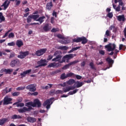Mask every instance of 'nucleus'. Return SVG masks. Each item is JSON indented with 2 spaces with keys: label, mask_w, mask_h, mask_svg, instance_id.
Segmentation results:
<instances>
[{
  "label": "nucleus",
  "mask_w": 126,
  "mask_h": 126,
  "mask_svg": "<svg viewBox=\"0 0 126 126\" xmlns=\"http://www.w3.org/2000/svg\"><path fill=\"white\" fill-rule=\"evenodd\" d=\"M26 106L28 107V108L26 107H24L23 108H20L18 110L19 113H21V114H23V113H26V112H30L31 110H33V108H35V107H37V108H40L41 106H42V103H41V101L40 100L36 98L34 100L33 102L32 101H30L29 102H27L26 103Z\"/></svg>",
  "instance_id": "1"
},
{
  "label": "nucleus",
  "mask_w": 126,
  "mask_h": 126,
  "mask_svg": "<svg viewBox=\"0 0 126 126\" xmlns=\"http://www.w3.org/2000/svg\"><path fill=\"white\" fill-rule=\"evenodd\" d=\"M105 48L107 49L108 52H111L110 53H109L108 55L109 56H113V55H114V52H113V51H115L116 49V44H115V43H109L105 45Z\"/></svg>",
  "instance_id": "2"
},
{
  "label": "nucleus",
  "mask_w": 126,
  "mask_h": 126,
  "mask_svg": "<svg viewBox=\"0 0 126 126\" xmlns=\"http://www.w3.org/2000/svg\"><path fill=\"white\" fill-rule=\"evenodd\" d=\"M54 101H55V97H51L48 99H47L43 103V107H46V109H47V110H49V109L51 108V105L53 104Z\"/></svg>",
  "instance_id": "3"
},
{
  "label": "nucleus",
  "mask_w": 126,
  "mask_h": 126,
  "mask_svg": "<svg viewBox=\"0 0 126 126\" xmlns=\"http://www.w3.org/2000/svg\"><path fill=\"white\" fill-rule=\"evenodd\" d=\"M72 41L73 43H80V42H82L81 43L83 44V45H85V44H87V42H88L87 38L84 36L78 37L77 39H73Z\"/></svg>",
  "instance_id": "4"
},
{
  "label": "nucleus",
  "mask_w": 126,
  "mask_h": 126,
  "mask_svg": "<svg viewBox=\"0 0 126 126\" xmlns=\"http://www.w3.org/2000/svg\"><path fill=\"white\" fill-rule=\"evenodd\" d=\"M47 63H48L47 60L41 59L40 61L37 62V64H38V65L35 66V68H38L39 67H41L42 66H46V65H47Z\"/></svg>",
  "instance_id": "5"
},
{
  "label": "nucleus",
  "mask_w": 126,
  "mask_h": 126,
  "mask_svg": "<svg viewBox=\"0 0 126 126\" xmlns=\"http://www.w3.org/2000/svg\"><path fill=\"white\" fill-rule=\"evenodd\" d=\"M29 55V51H20L19 52V55L17 56V58H18V59H21L22 60L23 59H25V58H26V57Z\"/></svg>",
  "instance_id": "6"
},
{
  "label": "nucleus",
  "mask_w": 126,
  "mask_h": 126,
  "mask_svg": "<svg viewBox=\"0 0 126 126\" xmlns=\"http://www.w3.org/2000/svg\"><path fill=\"white\" fill-rule=\"evenodd\" d=\"M54 56H55L56 58L52 59V62H59V61H61L62 60V55L60 54L59 51H56L54 53Z\"/></svg>",
  "instance_id": "7"
},
{
  "label": "nucleus",
  "mask_w": 126,
  "mask_h": 126,
  "mask_svg": "<svg viewBox=\"0 0 126 126\" xmlns=\"http://www.w3.org/2000/svg\"><path fill=\"white\" fill-rule=\"evenodd\" d=\"M19 64H20V61L18 59L12 60L10 63V65L11 66V67H14V66H19Z\"/></svg>",
  "instance_id": "8"
},
{
  "label": "nucleus",
  "mask_w": 126,
  "mask_h": 126,
  "mask_svg": "<svg viewBox=\"0 0 126 126\" xmlns=\"http://www.w3.org/2000/svg\"><path fill=\"white\" fill-rule=\"evenodd\" d=\"M78 63H79V61L78 60H76V61L71 62L68 64H67L64 65L62 67V69H63V70L68 69V68H69V67L70 66V65H74V64Z\"/></svg>",
  "instance_id": "9"
},
{
  "label": "nucleus",
  "mask_w": 126,
  "mask_h": 126,
  "mask_svg": "<svg viewBox=\"0 0 126 126\" xmlns=\"http://www.w3.org/2000/svg\"><path fill=\"white\" fill-rule=\"evenodd\" d=\"M71 76L74 77V73L72 72H69L67 73L66 75H65V73H63L61 74L60 78L62 80H63V79H65L66 78H67V77H71Z\"/></svg>",
  "instance_id": "10"
},
{
  "label": "nucleus",
  "mask_w": 126,
  "mask_h": 126,
  "mask_svg": "<svg viewBox=\"0 0 126 126\" xmlns=\"http://www.w3.org/2000/svg\"><path fill=\"white\" fill-rule=\"evenodd\" d=\"M47 52V48H42L36 51L35 55L37 57H41V56H43L44 54H45Z\"/></svg>",
  "instance_id": "11"
},
{
  "label": "nucleus",
  "mask_w": 126,
  "mask_h": 126,
  "mask_svg": "<svg viewBox=\"0 0 126 126\" xmlns=\"http://www.w3.org/2000/svg\"><path fill=\"white\" fill-rule=\"evenodd\" d=\"M26 89L29 90L31 92H35L36 91V85L35 84H31L29 85L26 87Z\"/></svg>",
  "instance_id": "12"
},
{
  "label": "nucleus",
  "mask_w": 126,
  "mask_h": 126,
  "mask_svg": "<svg viewBox=\"0 0 126 126\" xmlns=\"http://www.w3.org/2000/svg\"><path fill=\"white\" fill-rule=\"evenodd\" d=\"M59 66H62V64L59 63H50L48 66L47 67H59Z\"/></svg>",
  "instance_id": "13"
},
{
  "label": "nucleus",
  "mask_w": 126,
  "mask_h": 126,
  "mask_svg": "<svg viewBox=\"0 0 126 126\" xmlns=\"http://www.w3.org/2000/svg\"><path fill=\"white\" fill-rule=\"evenodd\" d=\"M11 101H12V98L8 97H4L3 99V105H8V104H11Z\"/></svg>",
  "instance_id": "14"
},
{
  "label": "nucleus",
  "mask_w": 126,
  "mask_h": 126,
  "mask_svg": "<svg viewBox=\"0 0 126 126\" xmlns=\"http://www.w3.org/2000/svg\"><path fill=\"white\" fill-rule=\"evenodd\" d=\"M10 3V1L8 0H6L4 3L1 5V7H4L3 10H5L7 7H8L9 4Z\"/></svg>",
  "instance_id": "15"
},
{
  "label": "nucleus",
  "mask_w": 126,
  "mask_h": 126,
  "mask_svg": "<svg viewBox=\"0 0 126 126\" xmlns=\"http://www.w3.org/2000/svg\"><path fill=\"white\" fill-rule=\"evenodd\" d=\"M54 6L53 4V1L50 0V2H47L46 4V9L47 10H51L52 9V7Z\"/></svg>",
  "instance_id": "16"
},
{
  "label": "nucleus",
  "mask_w": 126,
  "mask_h": 126,
  "mask_svg": "<svg viewBox=\"0 0 126 126\" xmlns=\"http://www.w3.org/2000/svg\"><path fill=\"white\" fill-rule=\"evenodd\" d=\"M51 28H52L50 27V25H49V24H46L43 27V29L45 32H48L51 30Z\"/></svg>",
  "instance_id": "17"
},
{
  "label": "nucleus",
  "mask_w": 126,
  "mask_h": 126,
  "mask_svg": "<svg viewBox=\"0 0 126 126\" xmlns=\"http://www.w3.org/2000/svg\"><path fill=\"white\" fill-rule=\"evenodd\" d=\"M16 45L18 48H21L24 45L23 41L21 40H17L16 42Z\"/></svg>",
  "instance_id": "18"
},
{
  "label": "nucleus",
  "mask_w": 126,
  "mask_h": 126,
  "mask_svg": "<svg viewBox=\"0 0 126 126\" xmlns=\"http://www.w3.org/2000/svg\"><path fill=\"white\" fill-rule=\"evenodd\" d=\"M7 121L8 119L6 118L0 119V126H3Z\"/></svg>",
  "instance_id": "19"
},
{
  "label": "nucleus",
  "mask_w": 126,
  "mask_h": 126,
  "mask_svg": "<svg viewBox=\"0 0 126 126\" xmlns=\"http://www.w3.org/2000/svg\"><path fill=\"white\" fill-rule=\"evenodd\" d=\"M76 56V54H72L65 55V56H66V58L68 60H71V59H73V58H74V57H75Z\"/></svg>",
  "instance_id": "20"
},
{
  "label": "nucleus",
  "mask_w": 126,
  "mask_h": 126,
  "mask_svg": "<svg viewBox=\"0 0 126 126\" xmlns=\"http://www.w3.org/2000/svg\"><path fill=\"white\" fill-rule=\"evenodd\" d=\"M11 119L12 120H19L20 119H22V117L20 115L15 114L11 117Z\"/></svg>",
  "instance_id": "21"
},
{
  "label": "nucleus",
  "mask_w": 126,
  "mask_h": 126,
  "mask_svg": "<svg viewBox=\"0 0 126 126\" xmlns=\"http://www.w3.org/2000/svg\"><path fill=\"white\" fill-rule=\"evenodd\" d=\"M106 62H107L108 64H109V65H112L113 64V63H114V60H113V59H111V58L110 57H108L106 60Z\"/></svg>",
  "instance_id": "22"
},
{
  "label": "nucleus",
  "mask_w": 126,
  "mask_h": 126,
  "mask_svg": "<svg viewBox=\"0 0 126 126\" xmlns=\"http://www.w3.org/2000/svg\"><path fill=\"white\" fill-rule=\"evenodd\" d=\"M117 19L119 21H125L126 18H125V15H119L117 17Z\"/></svg>",
  "instance_id": "23"
},
{
  "label": "nucleus",
  "mask_w": 126,
  "mask_h": 126,
  "mask_svg": "<svg viewBox=\"0 0 126 126\" xmlns=\"http://www.w3.org/2000/svg\"><path fill=\"white\" fill-rule=\"evenodd\" d=\"M45 18H46V17L44 16L40 17L38 19L36 20V21H39V24H41V23H43L44 21H45V20H44Z\"/></svg>",
  "instance_id": "24"
},
{
  "label": "nucleus",
  "mask_w": 126,
  "mask_h": 126,
  "mask_svg": "<svg viewBox=\"0 0 126 126\" xmlns=\"http://www.w3.org/2000/svg\"><path fill=\"white\" fill-rule=\"evenodd\" d=\"M27 121L29 123H35L36 122V118L30 117L28 118Z\"/></svg>",
  "instance_id": "25"
},
{
  "label": "nucleus",
  "mask_w": 126,
  "mask_h": 126,
  "mask_svg": "<svg viewBox=\"0 0 126 126\" xmlns=\"http://www.w3.org/2000/svg\"><path fill=\"white\" fill-rule=\"evenodd\" d=\"M67 84L68 85H72L74 83H75V80L73 79H69L68 81L66 82Z\"/></svg>",
  "instance_id": "26"
},
{
  "label": "nucleus",
  "mask_w": 126,
  "mask_h": 126,
  "mask_svg": "<svg viewBox=\"0 0 126 126\" xmlns=\"http://www.w3.org/2000/svg\"><path fill=\"white\" fill-rule=\"evenodd\" d=\"M39 16H40L39 15H30V17H31V18H32V19H34V20L35 21H36L37 18H39Z\"/></svg>",
  "instance_id": "27"
},
{
  "label": "nucleus",
  "mask_w": 126,
  "mask_h": 126,
  "mask_svg": "<svg viewBox=\"0 0 126 126\" xmlns=\"http://www.w3.org/2000/svg\"><path fill=\"white\" fill-rule=\"evenodd\" d=\"M13 70L12 69H5V74H11Z\"/></svg>",
  "instance_id": "28"
},
{
  "label": "nucleus",
  "mask_w": 126,
  "mask_h": 126,
  "mask_svg": "<svg viewBox=\"0 0 126 126\" xmlns=\"http://www.w3.org/2000/svg\"><path fill=\"white\" fill-rule=\"evenodd\" d=\"M89 65L92 69L93 70H96V67H95V65H94V63L91 62Z\"/></svg>",
  "instance_id": "29"
},
{
  "label": "nucleus",
  "mask_w": 126,
  "mask_h": 126,
  "mask_svg": "<svg viewBox=\"0 0 126 126\" xmlns=\"http://www.w3.org/2000/svg\"><path fill=\"white\" fill-rule=\"evenodd\" d=\"M72 78H77V79H78V80H80L81 78H82V77L79 75H75V74H74V77L73 76H71V77Z\"/></svg>",
  "instance_id": "30"
},
{
  "label": "nucleus",
  "mask_w": 126,
  "mask_h": 126,
  "mask_svg": "<svg viewBox=\"0 0 126 126\" xmlns=\"http://www.w3.org/2000/svg\"><path fill=\"white\" fill-rule=\"evenodd\" d=\"M83 84H84V83H83V82H80L79 81H77L76 88H79V87H81V86H82V85H83Z\"/></svg>",
  "instance_id": "31"
},
{
  "label": "nucleus",
  "mask_w": 126,
  "mask_h": 126,
  "mask_svg": "<svg viewBox=\"0 0 126 126\" xmlns=\"http://www.w3.org/2000/svg\"><path fill=\"white\" fill-rule=\"evenodd\" d=\"M126 49V45H124L123 44H120L119 45V50H123V51H125Z\"/></svg>",
  "instance_id": "32"
},
{
  "label": "nucleus",
  "mask_w": 126,
  "mask_h": 126,
  "mask_svg": "<svg viewBox=\"0 0 126 126\" xmlns=\"http://www.w3.org/2000/svg\"><path fill=\"white\" fill-rule=\"evenodd\" d=\"M0 20H1V21H5V18H4L3 15H2V13L1 12H0Z\"/></svg>",
  "instance_id": "33"
},
{
  "label": "nucleus",
  "mask_w": 126,
  "mask_h": 126,
  "mask_svg": "<svg viewBox=\"0 0 126 126\" xmlns=\"http://www.w3.org/2000/svg\"><path fill=\"white\" fill-rule=\"evenodd\" d=\"M9 39H12L14 37H15L14 33L13 32H10L8 36Z\"/></svg>",
  "instance_id": "34"
},
{
  "label": "nucleus",
  "mask_w": 126,
  "mask_h": 126,
  "mask_svg": "<svg viewBox=\"0 0 126 126\" xmlns=\"http://www.w3.org/2000/svg\"><path fill=\"white\" fill-rule=\"evenodd\" d=\"M58 31H60V29L59 28H54L51 30V32H52V33H56V32H58Z\"/></svg>",
  "instance_id": "35"
},
{
  "label": "nucleus",
  "mask_w": 126,
  "mask_h": 126,
  "mask_svg": "<svg viewBox=\"0 0 126 126\" xmlns=\"http://www.w3.org/2000/svg\"><path fill=\"white\" fill-rule=\"evenodd\" d=\"M58 49L59 50H67L68 47L66 46H60L59 47Z\"/></svg>",
  "instance_id": "36"
},
{
  "label": "nucleus",
  "mask_w": 126,
  "mask_h": 126,
  "mask_svg": "<svg viewBox=\"0 0 126 126\" xmlns=\"http://www.w3.org/2000/svg\"><path fill=\"white\" fill-rule=\"evenodd\" d=\"M12 96H19V95H20V93L18 92H15L14 93H13L12 94Z\"/></svg>",
  "instance_id": "37"
},
{
  "label": "nucleus",
  "mask_w": 126,
  "mask_h": 126,
  "mask_svg": "<svg viewBox=\"0 0 126 126\" xmlns=\"http://www.w3.org/2000/svg\"><path fill=\"white\" fill-rule=\"evenodd\" d=\"M27 21L28 23H30V22L32 21V18H31L30 16H29L28 18L27 19Z\"/></svg>",
  "instance_id": "38"
},
{
  "label": "nucleus",
  "mask_w": 126,
  "mask_h": 126,
  "mask_svg": "<svg viewBox=\"0 0 126 126\" xmlns=\"http://www.w3.org/2000/svg\"><path fill=\"white\" fill-rule=\"evenodd\" d=\"M21 78H23L24 77H25L26 76V74L25 71H24L23 73H21L20 74Z\"/></svg>",
  "instance_id": "39"
},
{
  "label": "nucleus",
  "mask_w": 126,
  "mask_h": 126,
  "mask_svg": "<svg viewBox=\"0 0 126 126\" xmlns=\"http://www.w3.org/2000/svg\"><path fill=\"white\" fill-rule=\"evenodd\" d=\"M63 91L64 93H66V92L70 91V89H69V87H67L65 89H63Z\"/></svg>",
  "instance_id": "40"
},
{
  "label": "nucleus",
  "mask_w": 126,
  "mask_h": 126,
  "mask_svg": "<svg viewBox=\"0 0 126 126\" xmlns=\"http://www.w3.org/2000/svg\"><path fill=\"white\" fill-rule=\"evenodd\" d=\"M25 89V87H19L17 88V90L18 91L20 90H24Z\"/></svg>",
  "instance_id": "41"
},
{
  "label": "nucleus",
  "mask_w": 126,
  "mask_h": 126,
  "mask_svg": "<svg viewBox=\"0 0 126 126\" xmlns=\"http://www.w3.org/2000/svg\"><path fill=\"white\" fill-rule=\"evenodd\" d=\"M7 45L8 46H15V42H14V41H12L11 42H10V43H7Z\"/></svg>",
  "instance_id": "42"
},
{
  "label": "nucleus",
  "mask_w": 126,
  "mask_h": 126,
  "mask_svg": "<svg viewBox=\"0 0 126 126\" xmlns=\"http://www.w3.org/2000/svg\"><path fill=\"white\" fill-rule=\"evenodd\" d=\"M14 57H15V53L14 52H12L10 55L9 59H11V58H14Z\"/></svg>",
  "instance_id": "43"
},
{
  "label": "nucleus",
  "mask_w": 126,
  "mask_h": 126,
  "mask_svg": "<svg viewBox=\"0 0 126 126\" xmlns=\"http://www.w3.org/2000/svg\"><path fill=\"white\" fill-rule=\"evenodd\" d=\"M110 34H111V32H110L109 30H107L105 32V35L109 37V36H110Z\"/></svg>",
  "instance_id": "44"
},
{
  "label": "nucleus",
  "mask_w": 126,
  "mask_h": 126,
  "mask_svg": "<svg viewBox=\"0 0 126 126\" xmlns=\"http://www.w3.org/2000/svg\"><path fill=\"white\" fill-rule=\"evenodd\" d=\"M57 37L59 39H64V37H63L62 34H57Z\"/></svg>",
  "instance_id": "45"
},
{
  "label": "nucleus",
  "mask_w": 126,
  "mask_h": 126,
  "mask_svg": "<svg viewBox=\"0 0 126 126\" xmlns=\"http://www.w3.org/2000/svg\"><path fill=\"white\" fill-rule=\"evenodd\" d=\"M20 3H21V1L20 0H16V3H15V6H18V5H19V4H20Z\"/></svg>",
  "instance_id": "46"
},
{
  "label": "nucleus",
  "mask_w": 126,
  "mask_h": 126,
  "mask_svg": "<svg viewBox=\"0 0 126 126\" xmlns=\"http://www.w3.org/2000/svg\"><path fill=\"white\" fill-rule=\"evenodd\" d=\"M30 93L31 95H32V96H37L38 94V93L37 92L32 93V94L31 93Z\"/></svg>",
  "instance_id": "47"
},
{
  "label": "nucleus",
  "mask_w": 126,
  "mask_h": 126,
  "mask_svg": "<svg viewBox=\"0 0 126 126\" xmlns=\"http://www.w3.org/2000/svg\"><path fill=\"white\" fill-rule=\"evenodd\" d=\"M31 71H32V69H29V70H27L25 71L24 72L26 75V74H29V73H30V72H31Z\"/></svg>",
  "instance_id": "48"
},
{
  "label": "nucleus",
  "mask_w": 126,
  "mask_h": 126,
  "mask_svg": "<svg viewBox=\"0 0 126 126\" xmlns=\"http://www.w3.org/2000/svg\"><path fill=\"white\" fill-rule=\"evenodd\" d=\"M116 27H115V25H112L110 26V27L109 28V30L110 31H111V30H113Z\"/></svg>",
  "instance_id": "49"
},
{
  "label": "nucleus",
  "mask_w": 126,
  "mask_h": 126,
  "mask_svg": "<svg viewBox=\"0 0 126 126\" xmlns=\"http://www.w3.org/2000/svg\"><path fill=\"white\" fill-rule=\"evenodd\" d=\"M107 15L109 18H113V13H109Z\"/></svg>",
  "instance_id": "50"
},
{
  "label": "nucleus",
  "mask_w": 126,
  "mask_h": 126,
  "mask_svg": "<svg viewBox=\"0 0 126 126\" xmlns=\"http://www.w3.org/2000/svg\"><path fill=\"white\" fill-rule=\"evenodd\" d=\"M41 89L43 90H48V89H49V86H46L45 87L42 86Z\"/></svg>",
  "instance_id": "51"
},
{
  "label": "nucleus",
  "mask_w": 126,
  "mask_h": 126,
  "mask_svg": "<svg viewBox=\"0 0 126 126\" xmlns=\"http://www.w3.org/2000/svg\"><path fill=\"white\" fill-rule=\"evenodd\" d=\"M80 48V47H74L72 49V52H74V51H76V50H78Z\"/></svg>",
  "instance_id": "52"
},
{
  "label": "nucleus",
  "mask_w": 126,
  "mask_h": 126,
  "mask_svg": "<svg viewBox=\"0 0 126 126\" xmlns=\"http://www.w3.org/2000/svg\"><path fill=\"white\" fill-rule=\"evenodd\" d=\"M116 11H121V6L118 5L115 9Z\"/></svg>",
  "instance_id": "53"
},
{
  "label": "nucleus",
  "mask_w": 126,
  "mask_h": 126,
  "mask_svg": "<svg viewBox=\"0 0 126 126\" xmlns=\"http://www.w3.org/2000/svg\"><path fill=\"white\" fill-rule=\"evenodd\" d=\"M52 59H53V56L49 55V56H48V57L47 58V61H51V60H52Z\"/></svg>",
  "instance_id": "54"
},
{
  "label": "nucleus",
  "mask_w": 126,
  "mask_h": 126,
  "mask_svg": "<svg viewBox=\"0 0 126 126\" xmlns=\"http://www.w3.org/2000/svg\"><path fill=\"white\" fill-rule=\"evenodd\" d=\"M114 33H117L118 32V27H116L113 30Z\"/></svg>",
  "instance_id": "55"
},
{
  "label": "nucleus",
  "mask_w": 126,
  "mask_h": 126,
  "mask_svg": "<svg viewBox=\"0 0 126 126\" xmlns=\"http://www.w3.org/2000/svg\"><path fill=\"white\" fill-rule=\"evenodd\" d=\"M69 88L70 90H74V89H75V88H76V87L75 86H71V87H69Z\"/></svg>",
  "instance_id": "56"
},
{
  "label": "nucleus",
  "mask_w": 126,
  "mask_h": 126,
  "mask_svg": "<svg viewBox=\"0 0 126 126\" xmlns=\"http://www.w3.org/2000/svg\"><path fill=\"white\" fill-rule=\"evenodd\" d=\"M99 54L100 55H105V51H104V50H100L99 51Z\"/></svg>",
  "instance_id": "57"
},
{
  "label": "nucleus",
  "mask_w": 126,
  "mask_h": 126,
  "mask_svg": "<svg viewBox=\"0 0 126 126\" xmlns=\"http://www.w3.org/2000/svg\"><path fill=\"white\" fill-rule=\"evenodd\" d=\"M84 82H85L86 83H91V82H92V80L90 79L88 80L87 81H84Z\"/></svg>",
  "instance_id": "58"
},
{
  "label": "nucleus",
  "mask_w": 126,
  "mask_h": 126,
  "mask_svg": "<svg viewBox=\"0 0 126 126\" xmlns=\"http://www.w3.org/2000/svg\"><path fill=\"white\" fill-rule=\"evenodd\" d=\"M66 56H65V55L64 56V57H63V58H62V61H63V62L64 63H65V61H66Z\"/></svg>",
  "instance_id": "59"
},
{
  "label": "nucleus",
  "mask_w": 126,
  "mask_h": 126,
  "mask_svg": "<svg viewBox=\"0 0 126 126\" xmlns=\"http://www.w3.org/2000/svg\"><path fill=\"white\" fill-rule=\"evenodd\" d=\"M9 33V32H5V34L2 36V38H5V37H7V36L8 35Z\"/></svg>",
  "instance_id": "60"
},
{
  "label": "nucleus",
  "mask_w": 126,
  "mask_h": 126,
  "mask_svg": "<svg viewBox=\"0 0 126 126\" xmlns=\"http://www.w3.org/2000/svg\"><path fill=\"white\" fill-rule=\"evenodd\" d=\"M40 23H33L30 24V25H40Z\"/></svg>",
  "instance_id": "61"
},
{
  "label": "nucleus",
  "mask_w": 126,
  "mask_h": 126,
  "mask_svg": "<svg viewBox=\"0 0 126 126\" xmlns=\"http://www.w3.org/2000/svg\"><path fill=\"white\" fill-rule=\"evenodd\" d=\"M19 107H24V103H20L19 105H18Z\"/></svg>",
  "instance_id": "62"
},
{
  "label": "nucleus",
  "mask_w": 126,
  "mask_h": 126,
  "mask_svg": "<svg viewBox=\"0 0 126 126\" xmlns=\"http://www.w3.org/2000/svg\"><path fill=\"white\" fill-rule=\"evenodd\" d=\"M86 62L85 61H83L81 63V66H85Z\"/></svg>",
  "instance_id": "63"
},
{
  "label": "nucleus",
  "mask_w": 126,
  "mask_h": 126,
  "mask_svg": "<svg viewBox=\"0 0 126 126\" xmlns=\"http://www.w3.org/2000/svg\"><path fill=\"white\" fill-rule=\"evenodd\" d=\"M13 105H16V107H19V106H19V103H18V102H17V101L15 102L14 103H13Z\"/></svg>",
  "instance_id": "64"
}]
</instances>
